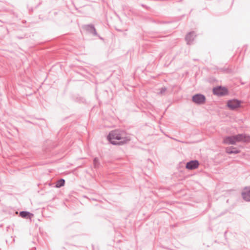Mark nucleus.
Returning a JSON list of instances; mask_svg holds the SVG:
<instances>
[{
    "label": "nucleus",
    "instance_id": "obj_1",
    "mask_svg": "<svg viewBox=\"0 0 250 250\" xmlns=\"http://www.w3.org/2000/svg\"><path fill=\"white\" fill-rule=\"evenodd\" d=\"M109 141L114 145H122L128 142L130 139L125 136V133L121 131L114 130L108 136Z\"/></svg>",
    "mask_w": 250,
    "mask_h": 250
},
{
    "label": "nucleus",
    "instance_id": "obj_2",
    "mask_svg": "<svg viewBox=\"0 0 250 250\" xmlns=\"http://www.w3.org/2000/svg\"><path fill=\"white\" fill-rule=\"evenodd\" d=\"M224 143L227 144H234L237 142L250 141V137L243 135H238L227 137L224 139Z\"/></svg>",
    "mask_w": 250,
    "mask_h": 250
},
{
    "label": "nucleus",
    "instance_id": "obj_3",
    "mask_svg": "<svg viewBox=\"0 0 250 250\" xmlns=\"http://www.w3.org/2000/svg\"><path fill=\"white\" fill-rule=\"evenodd\" d=\"M227 106L230 110H237L241 107V102L236 99L231 100L227 102Z\"/></svg>",
    "mask_w": 250,
    "mask_h": 250
},
{
    "label": "nucleus",
    "instance_id": "obj_4",
    "mask_svg": "<svg viewBox=\"0 0 250 250\" xmlns=\"http://www.w3.org/2000/svg\"><path fill=\"white\" fill-rule=\"evenodd\" d=\"M213 92L217 96H224L228 94V90L225 87L217 86L213 88Z\"/></svg>",
    "mask_w": 250,
    "mask_h": 250
},
{
    "label": "nucleus",
    "instance_id": "obj_5",
    "mask_svg": "<svg viewBox=\"0 0 250 250\" xmlns=\"http://www.w3.org/2000/svg\"><path fill=\"white\" fill-rule=\"evenodd\" d=\"M243 199L247 201H250V186L245 188L242 192Z\"/></svg>",
    "mask_w": 250,
    "mask_h": 250
},
{
    "label": "nucleus",
    "instance_id": "obj_6",
    "mask_svg": "<svg viewBox=\"0 0 250 250\" xmlns=\"http://www.w3.org/2000/svg\"><path fill=\"white\" fill-rule=\"evenodd\" d=\"M193 101L198 104H203L205 101V97L202 95L197 94L192 97Z\"/></svg>",
    "mask_w": 250,
    "mask_h": 250
},
{
    "label": "nucleus",
    "instance_id": "obj_7",
    "mask_svg": "<svg viewBox=\"0 0 250 250\" xmlns=\"http://www.w3.org/2000/svg\"><path fill=\"white\" fill-rule=\"evenodd\" d=\"M199 163L197 161H192L187 164L186 167L189 169H194L198 167Z\"/></svg>",
    "mask_w": 250,
    "mask_h": 250
},
{
    "label": "nucleus",
    "instance_id": "obj_8",
    "mask_svg": "<svg viewBox=\"0 0 250 250\" xmlns=\"http://www.w3.org/2000/svg\"><path fill=\"white\" fill-rule=\"evenodd\" d=\"M20 216L23 218L31 219L33 216V214L28 212L22 211L20 212Z\"/></svg>",
    "mask_w": 250,
    "mask_h": 250
},
{
    "label": "nucleus",
    "instance_id": "obj_9",
    "mask_svg": "<svg viewBox=\"0 0 250 250\" xmlns=\"http://www.w3.org/2000/svg\"><path fill=\"white\" fill-rule=\"evenodd\" d=\"M65 180L63 179H61L56 182V187L57 188H61L64 185Z\"/></svg>",
    "mask_w": 250,
    "mask_h": 250
},
{
    "label": "nucleus",
    "instance_id": "obj_10",
    "mask_svg": "<svg viewBox=\"0 0 250 250\" xmlns=\"http://www.w3.org/2000/svg\"><path fill=\"white\" fill-rule=\"evenodd\" d=\"M193 36V33H189L188 34L186 37L187 40L189 41H190V39Z\"/></svg>",
    "mask_w": 250,
    "mask_h": 250
},
{
    "label": "nucleus",
    "instance_id": "obj_11",
    "mask_svg": "<svg viewBox=\"0 0 250 250\" xmlns=\"http://www.w3.org/2000/svg\"><path fill=\"white\" fill-rule=\"evenodd\" d=\"M98 159L96 158L94 159V165L95 167H97L99 164Z\"/></svg>",
    "mask_w": 250,
    "mask_h": 250
},
{
    "label": "nucleus",
    "instance_id": "obj_12",
    "mask_svg": "<svg viewBox=\"0 0 250 250\" xmlns=\"http://www.w3.org/2000/svg\"><path fill=\"white\" fill-rule=\"evenodd\" d=\"M240 151L238 150H234V151H231V152H230V153H238Z\"/></svg>",
    "mask_w": 250,
    "mask_h": 250
},
{
    "label": "nucleus",
    "instance_id": "obj_13",
    "mask_svg": "<svg viewBox=\"0 0 250 250\" xmlns=\"http://www.w3.org/2000/svg\"><path fill=\"white\" fill-rule=\"evenodd\" d=\"M90 28L93 30L94 34H96V32L95 29L93 28L92 27H90Z\"/></svg>",
    "mask_w": 250,
    "mask_h": 250
}]
</instances>
